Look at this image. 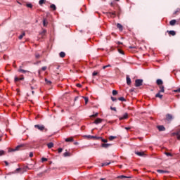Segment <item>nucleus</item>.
Wrapping results in <instances>:
<instances>
[{
	"label": "nucleus",
	"mask_w": 180,
	"mask_h": 180,
	"mask_svg": "<svg viewBox=\"0 0 180 180\" xmlns=\"http://www.w3.org/2000/svg\"><path fill=\"white\" fill-rule=\"evenodd\" d=\"M48 148H53V147H54V143H53V142L49 143L47 144Z\"/></svg>",
	"instance_id": "4be33fe9"
},
{
	"label": "nucleus",
	"mask_w": 180,
	"mask_h": 180,
	"mask_svg": "<svg viewBox=\"0 0 180 180\" xmlns=\"http://www.w3.org/2000/svg\"><path fill=\"white\" fill-rule=\"evenodd\" d=\"M111 110H114L116 112V108L115 107H110Z\"/></svg>",
	"instance_id": "3c124183"
},
{
	"label": "nucleus",
	"mask_w": 180,
	"mask_h": 180,
	"mask_svg": "<svg viewBox=\"0 0 180 180\" xmlns=\"http://www.w3.org/2000/svg\"><path fill=\"white\" fill-rule=\"evenodd\" d=\"M102 122H103V119L97 118V119L94 122V123L95 124H99V123H102Z\"/></svg>",
	"instance_id": "1a4fd4ad"
},
{
	"label": "nucleus",
	"mask_w": 180,
	"mask_h": 180,
	"mask_svg": "<svg viewBox=\"0 0 180 180\" xmlns=\"http://www.w3.org/2000/svg\"><path fill=\"white\" fill-rule=\"evenodd\" d=\"M35 57H36V58H40V54L36 53Z\"/></svg>",
	"instance_id": "8fccbe9b"
},
{
	"label": "nucleus",
	"mask_w": 180,
	"mask_h": 180,
	"mask_svg": "<svg viewBox=\"0 0 180 180\" xmlns=\"http://www.w3.org/2000/svg\"><path fill=\"white\" fill-rule=\"evenodd\" d=\"M110 164V162H104L102 164L101 167H106Z\"/></svg>",
	"instance_id": "c756f323"
},
{
	"label": "nucleus",
	"mask_w": 180,
	"mask_h": 180,
	"mask_svg": "<svg viewBox=\"0 0 180 180\" xmlns=\"http://www.w3.org/2000/svg\"><path fill=\"white\" fill-rule=\"evenodd\" d=\"M76 86H77V88H82V85L81 84H77Z\"/></svg>",
	"instance_id": "de8ad7c7"
},
{
	"label": "nucleus",
	"mask_w": 180,
	"mask_h": 180,
	"mask_svg": "<svg viewBox=\"0 0 180 180\" xmlns=\"http://www.w3.org/2000/svg\"><path fill=\"white\" fill-rule=\"evenodd\" d=\"M27 8H33V5L32 4H26Z\"/></svg>",
	"instance_id": "e433bc0d"
},
{
	"label": "nucleus",
	"mask_w": 180,
	"mask_h": 180,
	"mask_svg": "<svg viewBox=\"0 0 180 180\" xmlns=\"http://www.w3.org/2000/svg\"><path fill=\"white\" fill-rule=\"evenodd\" d=\"M98 115H99V113L96 112L95 114L91 115L90 117H98Z\"/></svg>",
	"instance_id": "473e14b6"
},
{
	"label": "nucleus",
	"mask_w": 180,
	"mask_h": 180,
	"mask_svg": "<svg viewBox=\"0 0 180 180\" xmlns=\"http://www.w3.org/2000/svg\"><path fill=\"white\" fill-rule=\"evenodd\" d=\"M32 95H34V91H32Z\"/></svg>",
	"instance_id": "69168bd1"
},
{
	"label": "nucleus",
	"mask_w": 180,
	"mask_h": 180,
	"mask_svg": "<svg viewBox=\"0 0 180 180\" xmlns=\"http://www.w3.org/2000/svg\"><path fill=\"white\" fill-rule=\"evenodd\" d=\"M157 129L159 131H165V127H164V125H158Z\"/></svg>",
	"instance_id": "0eeeda50"
},
{
	"label": "nucleus",
	"mask_w": 180,
	"mask_h": 180,
	"mask_svg": "<svg viewBox=\"0 0 180 180\" xmlns=\"http://www.w3.org/2000/svg\"><path fill=\"white\" fill-rule=\"evenodd\" d=\"M174 134V136H176L177 140H180V134L179 133L175 132Z\"/></svg>",
	"instance_id": "bb28decb"
},
{
	"label": "nucleus",
	"mask_w": 180,
	"mask_h": 180,
	"mask_svg": "<svg viewBox=\"0 0 180 180\" xmlns=\"http://www.w3.org/2000/svg\"><path fill=\"white\" fill-rule=\"evenodd\" d=\"M156 84H157V85H160H160H162V84H163L162 80L161 79H158L156 81Z\"/></svg>",
	"instance_id": "aec40b11"
},
{
	"label": "nucleus",
	"mask_w": 180,
	"mask_h": 180,
	"mask_svg": "<svg viewBox=\"0 0 180 180\" xmlns=\"http://www.w3.org/2000/svg\"><path fill=\"white\" fill-rule=\"evenodd\" d=\"M167 33H168L170 36H175V34H176V32H175V31H174V30L167 31Z\"/></svg>",
	"instance_id": "dca6fc26"
},
{
	"label": "nucleus",
	"mask_w": 180,
	"mask_h": 180,
	"mask_svg": "<svg viewBox=\"0 0 180 180\" xmlns=\"http://www.w3.org/2000/svg\"><path fill=\"white\" fill-rule=\"evenodd\" d=\"M87 139H94L95 140H101V139H102V137L89 135V136H87Z\"/></svg>",
	"instance_id": "20e7f679"
},
{
	"label": "nucleus",
	"mask_w": 180,
	"mask_h": 180,
	"mask_svg": "<svg viewBox=\"0 0 180 180\" xmlns=\"http://www.w3.org/2000/svg\"><path fill=\"white\" fill-rule=\"evenodd\" d=\"M25 36H26V33L22 32V34L18 37L19 40H22Z\"/></svg>",
	"instance_id": "5701e85b"
},
{
	"label": "nucleus",
	"mask_w": 180,
	"mask_h": 180,
	"mask_svg": "<svg viewBox=\"0 0 180 180\" xmlns=\"http://www.w3.org/2000/svg\"><path fill=\"white\" fill-rule=\"evenodd\" d=\"M125 130H130V127H125Z\"/></svg>",
	"instance_id": "bf43d9fd"
},
{
	"label": "nucleus",
	"mask_w": 180,
	"mask_h": 180,
	"mask_svg": "<svg viewBox=\"0 0 180 180\" xmlns=\"http://www.w3.org/2000/svg\"><path fill=\"white\" fill-rule=\"evenodd\" d=\"M117 178H120L121 179H123V178H127V176L121 175V176H119Z\"/></svg>",
	"instance_id": "37998d69"
},
{
	"label": "nucleus",
	"mask_w": 180,
	"mask_h": 180,
	"mask_svg": "<svg viewBox=\"0 0 180 180\" xmlns=\"http://www.w3.org/2000/svg\"><path fill=\"white\" fill-rule=\"evenodd\" d=\"M50 8H51V9H53V11H56V9H57V7H56V6H55L54 4H51V5L50 6Z\"/></svg>",
	"instance_id": "c85d7f7f"
},
{
	"label": "nucleus",
	"mask_w": 180,
	"mask_h": 180,
	"mask_svg": "<svg viewBox=\"0 0 180 180\" xmlns=\"http://www.w3.org/2000/svg\"><path fill=\"white\" fill-rule=\"evenodd\" d=\"M41 161H42V162H46V161H47V158H41Z\"/></svg>",
	"instance_id": "49530a36"
},
{
	"label": "nucleus",
	"mask_w": 180,
	"mask_h": 180,
	"mask_svg": "<svg viewBox=\"0 0 180 180\" xmlns=\"http://www.w3.org/2000/svg\"><path fill=\"white\" fill-rule=\"evenodd\" d=\"M165 155H167V157H172V154H171L168 152H165Z\"/></svg>",
	"instance_id": "c9c22d12"
},
{
	"label": "nucleus",
	"mask_w": 180,
	"mask_h": 180,
	"mask_svg": "<svg viewBox=\"0 0 180 180\" xmlns=\"http://www.w3.org/2000/svg\"><path fill=\"white\" fill-rule=\"evenodd\" d=\"M157 172H158L159 174H167V173H168V171L158 169V170H157Z\"/></svg>",
	"instance_id": "6ab92c4d"
},
{
	"label": "nucleus",
	"mask_w": 180,
	"mask_h": 180,
	"mask_svg": "<svg viewBox=\"0 0 180 180\" xmlns=\"http://www.w3.org/2000/svg\"><path fill=\"white\" fill-rule=\"evenodd\" d=\"M127 85H131V79L129 75H127Z\"/></svg>",
	"instance_id": "ddd939ff"
},
{
	"label": "nucleus",
	"mask_w": 180,
	"mask_h": 180,
	"mask_svg": "<svg viewBox=\"0 0 180 180\" xmlns=\"http://www.w3.org/2000/svg\"><path fill=\"white\" fill-rule=\"evenodd\" d=\"M108 139H109L110 141H112V140H115V139H116V136H109Z\"/></svg>",
	"instance_id": "2f4dec72"
},
{
	"label": "nucleus",
	"mask_w": 180,
	"mask_h": 180,
	"mask_svg": "<svg viewBox=\"0 0 180 180\" xmlns=\"http://www.w3.org/2000/svg\"><path fill=\"white\" fill-rule=\"evenodd\" d=\"M112 95H113L114 96H115V95H117V91L113 90V91H112Z\"/></svg>",
	"instance_id": "ea45409f"
},
{
	"label": "nucleus",
	"mask_w": 180,
	"mask_h": 180,
	"mask_svg": "<svg viewBox=\"0 0 180 180\" xmlns=\"http://www.w3.org/2000/svg\"><path fill=\"white\" fill-rule=\"evenodd\" d=\"M176 133H179V134H180V129Z\"/></svg>",
	"instance_id": "e2e57ef3"
},
{
	"label": "nucleus",
	"mask_w": 180,
	"mask_h": 180,
	"mask_svg": "<svg viewBox=\"0 0 180 180\" xmlns=\"http://www.w3.org/2000/svg\"><path fill=\"white\" fill-rule=\"evenodd\" d=\"M129 117V114L127 112H125L122 117H120L119 119L120 120H124L125 119H128Z\"/></svg>",
	"instance_id": "39448f33"
},
{
	"label": "nucleus",
	"mask_w": 180,
	"mask_h": 180,
	"mask_svg": "<svg viewBox=\"0 0 180 180\" xmlns=\"http://www.w3.org/2000/svg\"><path fill=\"white\" fill-rule=\"evenodd\" d=\"M110 146H112V144H110V143H102L101 144V147H103V148H108V147H110Z\"/></svg>",
	"instance_id": "9b49d317"
},
{
	"label": "nucleus",
	"mask_w": 180,
	"mask_h": 180,
	"mask_svg": "<svg viewBox=\"0 0 180 180\" xmlns=\"http://www.w3.org/2000/svg\"><path fill=\"white\" fill-rule=\"evenodd\" d=\"M17 172H19L20 171V168L16 169Z\"/></svg>",
	"instance_id": "13d9d810"
},
{
	"label": "nucleus",
	"mask_w": 180,
	"mask_h": 180,
	"mask_svg": "<svg viewBox=\"0 0 180 180\" xmlns=\"http://www.w3.org/2000/svg\"><path fill=\"white\" fill-rule=\"evenodd\" d=\"M105 68H108V66L105 65L103 67V70H105Z\"/></svg>",
	"instance_id": "4d7b16f0"
},
{
	"label": "nucleus",
	"mask_w": 180,
	"mask_h": 180,
	"mask_svg": "<svg viewBox=\"0 0 180 180\" xmlns=\"http://www.w3.org/2000/svg\"><path fill=\"white\" fill-rule=\"evenodd\" d=\"M111 101H112V102H116L117 101V98L115 97H111Z\"/></svg>",
	"instance_id": "a19ab883"
},
{
	"label": "nucleus",
	"mask_w": 180,
	"mask_h": 180,
	"mask_svg": "<svg viewBox=\"0 0 180 180\" xmlns=\"http://www.w3.org/2000/svg\"><path fill=\"white\" fill-rule=\"evenodd\" d=\"M172 119H174V117H172V115H171V114H167V115H166V120L167 121V122H171V120H172Z\"/></svg>",
	"instance_id": "423d86ee"
},
{
	"label": "nucleus",
	"mask_w": 180,
	"mask_h": 180,
	"mask_svg": "<svg viewBox=\"0 0 180 180\" xmlns=\"http://www.w3.org/2000/svg\"><path fill=\"white\" fill-rule=\"evenodd\" d=\"M74 144L75 146H78V142H75Z\"/></svg>",
	"instance_id": "052dcab7"
},
{
	"label": "nucleus",
	"mask_w": 180,
	"mask_h": 180,
	"mask_svg": "<svg viewBox=\"0 0 180 180\" xmlns=\"http://www.w3.org/2000/svg\"><path fill=\"white\" fill-rule=\"evenodd\" d=\"M58 153H63V148H59L58 149Z\"/></svg>",
	"instance_id": "09e8293b"
},
{
	"label": "nucleus",
	"mask_w": 180,
	"mask_h": 180,
	"mask_svg": "<svg viewBox=\"0 0 180 180\" xmlns=\"http://www.w3.org/2000/svg\"><path fill=\"white\" fill-rule=\"evenodd\" d=\"M117 29H119V30L120 32H123V25H122V24L117 23Z\"/></svg>",
	"instance_id": "2eb2a0df"
},
{
	"label": "nucleus",
	"mask_w": 180,
	"mask_h": 180,
	"mask_svg": "<svg viewBox=\"0 0 180 180\" xmlns=\"http://www.w3.org/2000/svg\"><path fill=\"white\" fill-rule=\"evenodd\" d=\"M1 155H5V151L0 150V157Z\"/></svg>",
	"instance_id": "58836bf2"
},
{
	"label": "nucleus",
	"mask_w": 180,
	"mask_h": 180,
	"mask_svg": "<svg viewBox=\"0 0 180 180\" xmlns=\"http://www.w3.org/2000/svg\"><path fill=\"white\" fill-rule=\"evenodd\" d=\"M41 72V70H39V75H40V73Z\"/></svg>",
	"instance_id": "338daca9"
},
{
	"label": "nucleus",
	"mask_w": 180,
	"mask_h": 180,
	"mask_svg": "<svg viewBox=\"0 0 180 180\" xmlns=\"http://www.w3.org/2000/svg\"><path fill=\"white\" fill-rule=\"evenodd\" d=\"M108 13V16H112V15H113V16H116V12L115 11H114V12H112V13Z\"/></svg>",
	"instance_id": "393cba45"
},
{
	"label": "nucleus",
	"mask_w": 180,
	"mask_h": 180,
	"mask_svg": "<svg viewBox=\"0 0 180 180\" xmlns=\"http://www.w3.org/2000/svg\"><path fill=\"white\" fill-rule=\"evenodd\" d=\"M43 25H44V26H46V20H43Z\"/></svg>",
	"instance_id": "5fc2aeb1"
},
{
	"label": "nucleus",
	"mask_w": 180,
	"mask_h": 180,
	"mask_svg": "<svg viewBox=\"0 0 180 180\" xmlns=\"http://www.w3.org/2000/svg\"><path fill=\"white\" fill-rule=\"evenodd\" d=\"M106 67L108 68V67H111V65H107Z\"/></svg>",
	"instance_id": "0e129e2a"
},
{
	"label": "nucleus",
	"mask_w": 180,
	"mask_h": 180,
	"mask_svg": "<svg viewBox=\"0 0 180 180\" xmlns=\"http://www.w3.org/2000/svg\"><path fill=\"white\" fill-rule=\"evenodd\" d=\"M105 179H103V178H102V179H101L100 180H105Z\"/></svg>",
	"instance_id": "774afa93"
},
{
	"label": "nucleus",
	"mask_w": 180,
	"mask_h": 180,
	"mask_svg": "<svg viewBox=\"0 0 180 180\" xmlns=\"http://www.w3.org/2000/svg\"><path fill=\"white\" fill-rule=\"evenodd\" d=\"M174 92H180V88H179L178 89L174 90Z\"/></svg>",
	"instance_id": "603ef678"
},
{
	"label": "nucleus",
	"mask_w": 180,
	"mask_h": 180,
	"mask_svg": "<svg viewBox=\"0 0 180 180\" xmlns=\"http://www.w3.org/2000/svg\"><path fill=\"white\" fill-rule=\"evenodd\" d=\"M59 56L61 58H64L65 57V53L62 51L59 53Z\"/></svg>",
	"instance_id": "b1692460"
},
{
	"label": "nucleus",
	"mask_w": 180,
	"mask_h": 180,
	"mask_svg": "<svg viewBox=\"0 0 180 180\" xmlns=\"http://www.w3.org/2000/svg\"><path fill=\"white\" fill-rule=\"evenodd\" d=\"M4 162H5V164H6V166L9 165V163H8L7 161H5Z\"/></svg>",
	"instance_id": "6e6d98bb"
},
{
	"label": "nucleus",
	"mask_w": 180,
	"mask_h": 180,
	"mask_svg": "<svg viewBox=\"0 0 180 180\" xmlns=\"http://www.w3.org/2000/svg\"><path fill=\"white\" fill-rule=\"evenodd\" d=\"M22 147H25V145L21 144V145H18L15 147V148H9L8 149V153H13V151H18V150L22 148Z\"/></svg>",
	"instance_id": "f03ea898"
},
{
	"label": "nucleus",
	"mask_w": 180,
	"mask_h": 180,
	"mask_svg": "<svg viewBox=\"0 0 180 180\" xmlns=\"http://www.w3.org/2000/svg\"><path fill=\"white\" fill-rule=\"evenodd\" d=\"M155 98H160V99H162V95L161 94V92L159 91L158 94H156Z\"/></svg>",
	"instance_id": "412c9836"
},
{
	"label": "nucleus",
	"mask_w": 180,
	"mask_h": 180,
	"mask_svg": "<svg viewBox=\"0 0 180 180\" xmlns=\"http://www.w3.org/2000/svg\"><path fill=\"white\" fill-rule=\"evenodd\" d=\"M41 71H46L47 70V67L46 66H44L41 68Z\"/></svg>",
	"instance_id": "79ce46f5"
},
{
	"label": "nucleus",
	"mask_w": 180,
	"mask_h": 180,
	"mask_svg": "<svg viewBox=\"0 0 180 180\" xmlns=\"http://www.w3.org/2000/svg\"><path fill=\"white\" fill-rule=\"evenodd\" d=\"M30 158H32V157H33V152L30 153Z\"/></svg>",
	"instance_id": "864d4df0"
},
{
	"label": "nucleus",
	"mask_w": 180,
	"mask_h": 180,
	"mask_svg": "<svg viewBox=\"0 0 180 180\" xmlns=\"http://www.w3.org/2000/svg\"><path fill=\"white\" fill-rule=\"evenodd\" d=\"M175 23H176V20H172L169 22L170 26H175Z\"/></svg>",
	"instance_id": "a211bd4d"
},
{
	"label": "nucleus",
	"mask_w": 180,
	"mask_h": 180,
	"mask_svg": "<svg viewBox=\"0 0 180 180\" xmlns=\"http://www.w3.org/2000/svg\"><path fill=\"white\" fill-rule=\"evenodd\" d=\"M118 53H120V54H122V56H124V51L120 49H118Z\"/></svg>",
	"instance_id": "7c9ffc66"
},
{
	"label": "nucleus",
	"mask_w": 180,
	"mask_h": 180,
	"mask_svg": "<svg viewBox=\"0 0 180 180\" xmlns=\"http://www.w3.org/2000/svg\"><path fill=\"white\" fill-rule=\"evenodd\" d=\"M45 2H46V0H39V5H43V4H44Z\"/></svg>",
	"instance_id": "f704fd0d"
},
{
	"label": "nucleus",
	"mask_w": 180,
	"mask_h": 180,
	"mask_svg": "<svg viewBox=\"0 0 180 180\" xmlns=\"http://www.w3.org/2000/svg\"><path fill=\"white\" fill-rule=\"evenodd\" d=\"M35 129H38L40 131H46L47 129L44 127V125L36 124L34 125Z\"/></svg>",
	"instance_id": "f257e3e1"
},
{
	"label": "nucleus",
	"mask_w": 180,
	"mask_h": 180,
	"mask_svg": "<svg viewBox=\"0 0 180 180\" xmlns=\"http://www.w3.org/2000/svg\"><path fill=\"white\" fill-rule=\"evenodd\" d=\"M45 82H46L48 85H51V81L48 80L47 79H45Z\"/></svg>",
	"instance_id": "72a5a7b5"
},
{
	"label": "nucleus",
	"mask_w": 180,
	"mask_h": 180,
	"mask_svg": "<svg viewBox=\"0 0 180 180\" xmlns=\"http://www.w3.org/2000/svg\"><path fill=\"white\" fill-rule=\"evenodd\" d=\"M100 140H101L103 143H108V139H103L102 137L100 139Z\"/></svg>",
	"instance_id": "4c0bfd02"
},
{
	"label": "nucleus",
	"mask_w": 180,
	"mask_h": 180,
	"mask_svg": "<svg viewBox=\"0 0 180 180\" xmlns=\"http://www.w3.org/2000/svg\"><path fill=\"white\" fill-rule=\"evenodd\" d=\"M25 79V77H15L14 79L15 82H18V81H23Z\"/></svg>",
	"instance_id": "4468645a"
},
{
	"label": "nucleus",
	"mask_w": 180,
	"mask_h": 180,
	"mask_svg": "<svg viewBox=\"0 0 180 180\" xmlns=\"http://www.w3.org/2000/svg\"><path fill=\"white\" fill-rule=\"evenodd\" d=\"M84 99L85 101V103H88V101H89L88 97H84Z\"/></svg>",
	"instance_id": "c03bdc74"
},
{
	"label": "nucleus",
	"mask_w": 180,
	"mask_h": 180,
	"mask_svg": "<svg viewBox=\"0 0 180 180\" xmlns=\"http://www.w3.org/2000/svg\"><path fill=\"white\" fill-rule=\"evenodd\" d=\"M65 141H66V143H71V142L74 141V138L72 136H71L70 138H67L65 139Z\"/></svg>",
	"instance_id": "f8f14e48"
},
{
	"label": "nucleus",
	"mask_w": 180,
	"mask_h": 180,
	"mask_svg": "<svg viewBox=\"0 0 180 180\" xmlns=\"http://www.w3.org/2000/svg\"><path fill=\"white\" fill-rule=\"evenodd\" d=\"M18 72H22V74H26L27 72H30L28 70H25L22 69V66H20Z\"/></svg>",
	"instance_id": "6e6552de"
},
{
	"label": "nucleus",
	"mask_w": 180,
	"mask_h": 180,
	"mask_svg": "<svg viewBox=\"0 0 180 180\" xmlns=\"http://www.w3.org/2000/svg\"><path fill=\"white\" fill-rule=\"evenodd\" d=\"M135 154L136 155H139V157H144V155H146V153H144V152H135Z\"/></svg>",
	"instance_id": "9d476101"
},
{
	"label": "nucleus",
	"mask_w": 180,
	"mask_h": 180,
	"mask_svg": "<svg viewBox=\"0 0 180 180\" xmlns=\"http://www.w3.org/2000/svg\"><path fill=\"white\" fill-rule=\"evenodd\" d=\"M118 101H120L121 102H126V98H124V97H120L118 98Z\"/></svg>",
	"instance_id": "a878e982"
},
{
	"label": "nucleus",
	"mask_w": 180,
	"mask_h": 180,
	"mask_svg": "<svg viewBox=\"0 0 180 180\" xmlns=\"http://www.w3.org/2000/svg\"><path fill=\"white\" fill-rule=\"evenodd\" d=\"M159 88H160V91H159V92H160V93H164V92H165V87H164V86H162V85H160V86H159Z\"/></svg>",
	"instance_id": "f3484780"
},
{
	"label": "nucleus",
	"mask_w": 180,
	"mask_h": 180,
	"mask_svg": "<svg viewBox=\"0 0 180 180\" xmlns=\"http://www.w3.org/2000/svg\"><path fill=\"white\" fill-rule=\"evenodd\" d=\"M141 85H143V79H137L135 80V86L139 87L141 86Z\"/></svg>",
	"instance_id": "7ed1b4c3"
},
{
	"label": "nucleus",
	"mask_w": 180,
	"mask_h": 180,
	"mask_svg": "<svg viewBox=\"0 0 180 180\" xmlns=\"http://www.w3.org/2000/svg\"><path fill=\"white\" fill-rule=\"evenodd\" d=\"M178 12H179V11H176L174 12V15H176V13H178Z\"/></svg>",
	"instance_id": "680f3d73"
},
{
	"label": "nucleus",
	"mask_w": 180,
	"mask_h": 180,
	"mask_svg": "<svg viewBox=\"0 0 180 180\" xmlns=\"http://www.w3.org/2000/svg\"><path fill=\"white\" fill-rule=\"evenodd\" d=\"M93 77H96V75H98V72L94 71L92 74Z\"/></svg>",
	"instance_id": "a18cd8bd"
},
{
	"label": "nucleus",
	"mask_w": 180,
	"mask_h": 180,
	"mask_svg": "<svg viewBox=\"0 0 180 180\" xmlns=\"http://www.w3.org/2000/svg\"><path fill=\"white\" fill-rule=\"evenodd\" d=\"M70 155H71V154L68 152H65L63 153V157H70Z\"/></svg>",
	"instance_id": "cd10ccee"
}]
</instances>
